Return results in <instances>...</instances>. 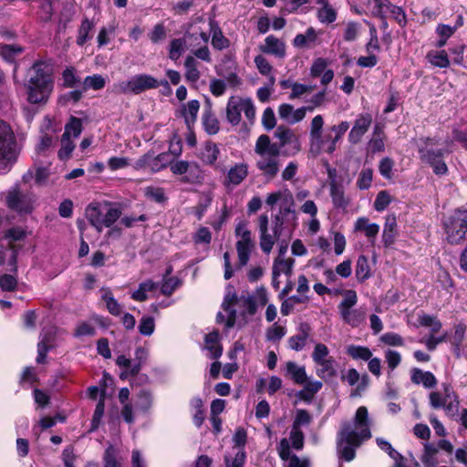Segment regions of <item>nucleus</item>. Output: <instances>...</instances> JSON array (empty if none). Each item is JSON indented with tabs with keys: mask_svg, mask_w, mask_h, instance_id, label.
<instances>
[{
	"mask_svg": "<svg viewBox=\"0 0 467 467\" xmlns=\"http://www.w3.org/2000/svg\"><path fill=\"white\" fill-rule=\"evenodd\" d=\"M371 421L368 409L360 406L352 420L341 423L337 437V451L338 457L346 462H351L356 456V450L371 438Z\"/></svg>",
	"mask_w": 467,
	"mask_h": 467,
	"instance_id": "nucleus-1",
	"label": "nucleus"
},
{
	"mask_svg": "<svg viewBox=\"0 0 467 467\" xmlns=\"http://www.w3.org/2000/svg\"><path fill=\"white\" fill-rule=\"evenodd\" d=\"M288 212V209H284L281 214H275L273 217L271 228H269L267 214H261L258 217L260 247L265 254H270L276 240H278L281 235L284 234L287 236V238L291 237L296 226V221H293L292 223L290 218L285 217Z\"/></svg>",
	"mask_w": 467,
	"mask_h": 467,
	"instance_id": "nucleus-2",
	"label": "nucleus"
},
{
	"mask_svg": "<svg viewBox=\"0 0 467 467\" xmlns=\"http://www.w3.org/2000/svg\"><path fill=\"white\" fill-rule=\"evenodd\" d=\"M51 69L44 61H36L28 71L27 100L32 104H45L53 91Z\"/></svg>",
	"mask_w": 467,
	"mask_h": 467,
	"instance_id": "nucleus-3",
	"label": "nucleus"
},
{
	"mask_svg": "<svg viewBox=\"0 0 467 467\" xmlns=\"http://www.w3.org/2000/svg\"><path fill=\"white\" fill-rule=\"evenodd\" d=\"M254 152L258 156L256 168L267 180H273L279 171L280 146L272 142L269 136L263 134L255 142Z\"/></svg>",
	"mask_w": 467,
	"mask_h": 467,
	"instance_id": "nucleus-4",
	"label": "nucleus"
},
{
	"mask_svg": "<svg viewBox=\"0 0 467 467\" xmlns=\"http://www.w3.org/2000/svg\"><path fill=\"white\" fill-rule=\"evenodd\" d=\"M324 119L321 115L315 116L309 127V146L310 152L315 156L321 152L333 153L337 149V143L339 141L336 139L330 127L323 132Z\"/></svg>",
	"mask_w": 467,
	"mask_h": 467,
	"instance_id": "nucleus-5",
	"label": "nucleus"
},
{
	"mask_svg": "<svg viewBox=\"0 0 467 467\" xmlns=\"http://www.w3.org/2000/svg\"><path fill=\"white\" fill-rule=\"evenodd\" d=\"M121 215L119 205L112 202L90 203L86 208V217L98 232L110 227Z\"/></svg>",
	"mask_w": 467,
	"mask_h": 467,
	"instance_id": "nucleus-6",
	"label": "nucleus"
},
{
	"mask_svg": "<svg viewBox=\"0 0 467 467\" xmlns=\"http://www.w3.org/2000/svg\"><path fill=\"white\" fill-rule=\"evenodd\" d=\"M343 299L337 308L341 319L351 327H358L366 319V311L359 307L354 308L358 303V295L354 290H345Z\"/></svg>",
	"mask_w": 467,
	"mask_h": 467,
	"instance_id": "nucleus-7",
	"label": "nucleus"
},
{
	"mask_svg": "<svg viewBox=\"0 0 467 467\" xmlns=\"http://www.w3.org/2000/svg\"><path fill=\"white\" fill-rule=\"evenodd\" d=\"M242 112L249 121L255 117V108L252 99L242 96H231L226 105V119L233 126H237L242 120Z\"/></svg>",
	"mask_w": 467,
	"mask_h": 467,
	"instance_id": "nucleus-8",
	"label": "nucleus"
},
{
	"mask_svg": "<svg viewBox=\"0 0 467 467\" xmlns=\"http://www.w3.org/2000/svg\"><path fill=\"white\" fill-rule=\"evenodd\" d=\"M16 157L14 131L7 122L0 119V173L5 171Z\"/></svg>",
	"mask_w": 467,
	"mask_h": 467,
	"instance_id": "nucleus-9",
	"label": "nucleus"
},
{
	"mask_svg": "<svg viewBox=\"0 0 467 467\" xmlns=\"http://www.w3.org/2000/svg\"><path fill=\"white\" fill-rule=\"evenodd\" d=\"M159 86H164L169 88L167 80L159 82L155 78L148 74H139L133 76L129 80H124L115 84L114 88L119 93H133L140 94L145 90L156 88Z\"/></svg>",
	"mask_w": 467,
	"mask_h": 467,
	"instance_id": "nucleus-10",
	"label": "nucleus"
},
{
	"mask_svg": "<svg viewBox=\"0 0 467 467\" xmlns=\"http://www.w3.org/2000/svg\"><path fill=\"white\" fill-rule=\"evenodd\" d=\"M442 392L431 391L429 394L430 405L433 409H443L446 415L454 416L459 410V397L449 383L441 385Z\"/></svg>",
	"mask_w": 467,
	"mask_h": 467,
	"instance_id": "nucleus-11",
	"label": "nucleus"
},
{
	"mask_svg": "<svg viewBox=\"0 0 467 467\" xmlns=\"http://www.w3.org/2000/svg\"><path fill=\"white\" fill-rule=\"evenodd\" d=\"M443 226L447 241L452 244H460L467 233V210L454 211L443 222Z\"/></svg>",
	"mask_w": 467,
	"mask_h": 467,
	"instance_id": "nucleus-12",
	"label": "nucleus"
},
{
	"mask_svg": "<svg viewBox=\"0 0 467 467\" xmlns=\"http://www.w3.org/2000/svg\"><path fill=\"white\" fill-rule=\"evenodd\" d=\"M235 235L238 238L236 250L238 254L239 266L247 265L252 250L254 246L251 238V231L248 229L247 222L241 221L235 227Z\"/></svg>",
	"mask_w": 467,
	"mask_h": 467,
	"instance_id": "nucleus-13",
	"label": "nucleus"
},
{
	"mask_svg": "<svg viewBox=\"0 0 467 467\" xmlns=\"http://www.w3.org/2000/svg\"><path fill=\"white\" fill-rule=\"evenodd\" d=\"M235 305L244 306L250 315H254L257 310L251 296L237 298L235 294L228 293L222 305L224 312L227 313L226 328H230L235 324L236 309L234 308Z\"/></svg>",
	"mask_w": 467,
	"mask_h": 467,
	"instance_id": "nucleus-14",
	"label": "nucleus"
},
{
	"mask_svg": "<svg viewBox=\"0 0 467 467\" xmlns=\"http://www.w3.org/2000/svg\"><path fill=\"white\" fill-rule=\"evenodd\" d=\"M171 163V155L169 152H162L155 155L153 152H148L138 159L134 164L137 170H149L151 172H158Z\"/></svg>",
	"mask_w": 467,
	"mask_h": 467,
	"instance_id": "nucleus-15",
	"label": "nucleus"
},
{
	"mask_svg": "<svg viewBox=\"0 0 467 467\" xmlns=\"http://www.w3.org/2000/svg\"><path fill=\"white\" fill-rule=\"evenodd\" d=\"M265 203L270 207H274L279 203L280 209L277 214H281L284 209H288L289 212L285 215V217L290 218L292 222L296 221V213L292 208L294 204V199L289 190L285 189L269 193L265 199Z\"/></svg>",
	"mask_w": 467,
	"mask_h": 467,
	"instance_id": "nucleus-16",
	"label": "nucleus"
},
{
	"mask_svg": "<svg viewBox=\"0 0 467 467\" xmlns=\"http://www.w3.org/2000/svg\"><path fill=\"white\" fill-rule=\"evenodd\" d=\"M171 171L174 175H184L185 182H195L202 180V171L196 162H190L183 160L173 161L171 158V163L169 164Z\"/></svg>",
	"mask_w": 467,
	"mask_h": 467,
	"instance_id": "nucleus-17",
	"label": "nucleus"
},
{
	"mask_svg": "<svg viewBox=\"0 0 467 467\" xmlns=\"http://www.w3.org/2000/svg\"><path fill=\"white\" fill-rule=\"evenodd\" d=\"M334 175L335 171H328L330 179L329 194L332 203L335 208L345 211L349 205L350 200L346 196L343 185L335 180Z\"/></svg>",
	"mask_w": 467,
	"mask_h": 467,
	"instance_id": "nucleus-18",
	"label": "nucleus"
},
{
	"mask_svg": "<svg viewBox=\"0 0 467 467\" xmlns=\"http://www.w3.org/2000/svg\"><path fill=\"white\" fill-rule=\"evenodd\" d=\"M277 451L280 458L286 462L285 467H310V462L307 458H299L291 452L287 439L284 438L280 441Z\"/></svg>",
	"mask_w": 467,
	"mask_h": 467,
	"instance_id": "nucleus-19",
	"label": "nucleus"
},
{
	"mask_svg": "<svg viewBox=\"0 0 467 467\" xmlns=\"http://www.w3.org/2000/svg\"><path fill=\"white\" fill-rule=\"evenodd\" d=\"M372 123V116L369 113H362L359 114L353 127L351 128L348 133V140L352 144H357L359 142L364 136V134L368 130L370 125Z\"/></svg>",
	"mask_w": 467,
	"mask_h": 467,
	"instance_id": "nucleus-20",
	"label": "nucleus"
},
{
	"mask_svg": "<svg viewBox=\"0 0 467 467\" xmlns=\"http://www.w3.org/2000/svg\"><path fill=\"white\" fill-rule=\"evenodd\" d=\"M198 39L197 34L187 32L181 38L173 39L170 46L169 57L177 60L183 52L194 46V41Z\"/></svg>",
	"mask_w": 467,
	"mask_h": 467,
	"instance_id": "nucleus-21",
	"label": "nucleus"
},
{
	"mask_svg": "<svg viewBox=\"0 0 467 467\" xmlns=\"http://www.w3.org/2000/svg\"><path fill=\"white\" fill-rule=\"evenodd\" d=\"M313 107H302L294 109L293 106L287 103L281 104L278 108V114L280 119L287 123L296 124L301 121L306 114V111H313Z\"/></svg>",
	"mask_w": 467,
	"mask_h": 467,
	"instance_id": "nucleus-22",
	"label": "nucleus"
},
{
	"mask_svg": "<svg viewBox=\"0 0 467 467\" xmlns=\"http://www.w3.org/2000/svg\"><path fill=\"white\" fill-rule=\"evenodd\" d=\"M34 199L29 194H24L18 191L9 192L7 196L8 206L19 213H29L32 210Z\"/></svg>",
	"mask_w": 467,
	"mask_h": 467,
	"instance_id": "nucleus-23",
	"label": "nucleus"
},
{
	"mask_svg": "<svg viewBox=\"0 0 467 467\" xmlns=\"http://www.w3.org/2000/svg\"><path fill=\"white\" fill-rule=\"evenodd\" d=\"M55 338V328H44L40 334L39 342L37 344L36 362L42 364L45 362L47 352L52 347Z\"/></svg>",
	"mask_w": 467,
	"mask_h": 467,
	"instance_id": "nucleus-24",
	"label": "nucleus"
},
{
	"mask_svg": "<svg viewBox=\"0 0 467 467\" xmlns=\"http://www.w3.org/2000/svg\"><path fill=\"white\" fill-rule=\"evenodd\" d=\"M410 380L416 385H422L426 389H432L437 385V379L433 373L413 368L410 370Z\"/></svg>",
	"mask_w": 467,
	"mask_h": 467,
	"instance_id": "nucleus-25",
	"label": "nucleus"
},
{
	"mask_svg": "<svg viewBox=\"0 0 467 467\" xmlns=\"http://www.w3.org/2000/svg\"><path fill=\"white\" fill-rule=\"evenodd\" d=\"M199 109L200 102L197 99H192L182 105L180 113L184 119V122L189 130H191L196 122Z\"/></svg>",
	"mask_w": 467,
	"mask_h": 467,
	"instance_id": "nucleus-26",
	"label": "nucleus"
},
{
	"mask_svg": "<svg viewBox=\"0 0 467 467\" xmlns=\"http://www.w3.org/2000/svg\"><path fill=\"white\" fill-rule=\"evenodd\" d=\"M315 371L317 376L324 380L333 379L337 375L336 360L331 357L315 363Z\"/></svg>",
	"mask_w": 467,
	"mask_h": 467,
	"instance_id": "nucleus-27",
	"label": "nucleus"
},
{
	"mask_svg": "<svg viewBox=\"0 0 467 467\" xmlns=\"http://www.w3.org/2000/svg\"><path fill=\"white\" fill-rule=\"evenodd\" d=\"M153 405V395L149 389H140L134 397V406L137 411L148 413Z\"/></svg>",
	"mask_w": 467,
	"mask_h": 467,
	"instance_id": "nucleus-28",
	"label": "nucleus"
},
{
	"mask_svg": "<svg viewBox=\"0 0 467 467\" xmlns=\"http://www.w3.org/2000/svg\"><path fill=\"white\" fill-rule=\"evenodd\" d=\"M17 249L14 244L0 245V265H8L16 273Z\"/></svg>",
	"mask_w": 467,
	"mask_h": 467,
	"instance_id": "nucleus-29",
	"label": "nucleus"
},
{
	"mask_svg": "<svg viewBox=\"0 0 467 467\" xmlns=\"http://www.w3.org/2000/svg\"><path fill=\"white\" fill-rule=\"evenodd\" d=\"M355 231L363 232L366 237L373 242L379 232V225L369 223L366 217H359L355 223Z\"/></svg>",
	"mask_w": 467,
	"mask_h": 467,
	"instance_id": "nucleus-30",
	"label": "nucleus"
},
{
	"mask_svg": "<svg viewBox=\"0 0 467 467\" xmlns=\"http://www.w3.org/2000/svg\"><path fill=\"white\" fill-rule=\"evenodd\" d=\"M261 50L277 57H284L285 55V44L273 36H269L265 38V45L261 47Z\"/></svg>",
	"mask_w": 467,
	"mask_h": 467,
	"instance_id": "nucleus-31",
	"label": "nucleus"
},
{
	"mask_svg": "<svg viewBox=\"0 0 467 467\" xmlns=\"http://www.w3.org/2000/svg\"><path fill=\"white\" fill-rule=\"evenodd\" d=\"M275 137L279 140L277 146H280V150L285 145L292 144L296 150H299L300 144L298 138L293 130L285 127H278L275 130Z\"/></svg>",
	"mask_w": 467,
	"mask_h": 467,
	"instance_id": "nucleus-32",
	"label": "nucleus"
},
{
	"mask_svg": "<svg viewBox=\"0 0 467 467\" xmlns=\"http://www.w3.org/2000/svg\"><path fill=\"white\" fill-rule=\"evenodd\" d=\"M248 175L246 163H236L231 167L227 174V183L234 186L239 185Z\"/></svg>",
	"mask_w": 467,
	"mask_h": 467,
	"instance_id": "nucleus-33",
	"label": "nucleus"
},
{
	"mask_svg": "<svg viewBox=\"0 0 467 467\" xmlns=\"http://www.w3.org/2000/svg\"><path fill=\"white\" fill-rule=\"evenodd\" d=\"M205 348L209 351V357L216 359L222 356L223 348L219 343V333L211 332L205 336Z\"/></svg>",
	"mask_w": 467,
	"mask_h": 467,
	"instance_id": "nucleus-34",
	"label": "nucleus"
},
{
	"mask_svg": "<svg viewBox=\"0 0 467 467\" xmlns=\"http://www.w3.org/2000/svg\"><path fill=\"white\" fill-rule=\"evenodd\" d=\"M295 260L291 257L276 256L273 263L272 271L275 275H285L290 276L292 275Z\"/></svg>",
	"mask_w": 467,
	"mask_h": 467,
	"instance_id": "nucleus-35",
	"label": "nucleus"
},
{
	"mask_svg": "<svg viewBox=\"0 0 467 467\" xmlns=\"http://www.w3.org/2000/svg\"><path fill=\"white\" fill-rule=\"evenodd\" d=\"M104 467H123V457L119 449L109 445L103 455Z\"/></svg>",
	"mask_w": 467,
	"mask_h": 467,
	"instance_id": "nucleus-36",
	"label": "nucleus"
},
{
	"mask_svg": "<svg viewBox=\"0 0 467 467\" xmlns=\"http://www.w3.org/2000/svg\"><path fill=\"white\" fill-rule=\"evenodd\" d=\"M220 153L219 148L213 142H207L201 149L199 153V159L207 165H213L218 159Z\"/></svg>",
	"mask_w": 467,
	"mask_h": 467,
	"instance_id": "nucleus-37",
	"label": "nucleus"
},
{
	"mask_svg": "<svg viewBox=\"0 0 467 467\" xmlns=\"http://www.w3.org/2000/svg\"><path fill=\"white\" fill-rule=\"evenodd\" d=\"M199 63L192 56H188L184 61L185 78L188 82L196 83L201 77Z\"/></svg>",
	"mask_w": 467,
	"mask_h": 467,
	"instance_id": "nucleus-38",
	"label": "nucleus"
},
{
	"mask_svg": "<svg viewBox=\"0 0 467 467\" xmlns=\"http://www.w3.org/2000/svg\"><path fill=\"white\" fill-rule=\"evenodd\" d=\"M202 122L204 130L208 134L214 135L218 133L220 130L219 121L216 116L212 112V109L210 106L204 109L202 118Z\"/></svg>",
	"mask_w": 467,
	"mask_h": 467,
	"instance_id": "nucleus-39",
	"label": "nucleus"
},
{
	"mask_svg": "<svg viewBox=\"0 0 467 467\" xmlns=\"http://www.w3.org/2000/svg\"><path fill=\"white\" fill-rule=\"evenodd\" d=\"M426 58L433 67L440 68H447L451 64L445 50H431L427 53Z\"/></svg>",
	"mask_w": 467,
	"mask_h": 467,
	"instance_id": "nucleus-40",
	"label": "nucleus"
},
{
	"mask_svg": "<svg viewBox=\"0 0 467 467\" xmlns=\"http://www.w3.org/2000/svg\"><path fill=\"white\" fill-rule=\"evenodd\" d=\"M432 141H433V140L427 139L425 141L426 146L425 147L420 146V150H419L420 154V159L423 161L429 163L430 165H432V163L435 161H438L439 159L442 158V155H443V151L441 150H433L431 149H429V146L433 145Z\"/></svg>",
	"mask_w": 467,
	"mask_h": 467,
	"instance_id": "nucleus-41",
	"label": "nucleus"
},
{
	"mask_svg": "<svg viewBox=\"0 0 467 467\" xmlns=\"http://www.w3.org/2000/svg\"><path fill=\"white\" fill-rule=\"evenodd\" d=\"M323 384L319 380H306L304 388L298 392V397L306 401L313 400L314 396L321 389Z\"/></svg>",
	"mask_w": 467,
	"mask_h": 467,
	"instance_id": "nucleus-42",
	"label": "nucleus"
},
{
	"mask_svg": "<svg viewBox=\"0 0 467 467\" xmlns=\"http://www.w3.org/2000/svg\"><path fill=\"white\" fill-rule=\"evenodd\" d=\"M286 371L287 374L291 376L295 383L298 385L306 383L307 376L305 367L298 366L296 363L293 361H288L286 363Z\"/></svg>",
	"mask_w": 467,
	"mask_h": 467,
	"instance_id": "nucleus-43",
	"label": "nucleus"
},
{
	"mask_svg": "<svg viewBox=\"0 0 467 467\" xmlns=\"http://www.w3.org/2000/svg\"><path fill=\"white\" fill-rule=\"evenodd\" d=\"M397 220L394 215H389L386 218L383 229V242L385 245H390L394 243L396 236Z\"/></svg>",
	"mask_w": 467,
	"mask_h": 467,
	"instance_id": "nucleus-44",
	"label": "nucleus"
},
{
	"mask_svg": "<svg viewBox=\"0 0 467 467\" xmlns=\"http://www.w3.org/2000/svg\"><path fill=\"white\" fill-rule=\"evenodd\" d=\"M254 64L260 74L268 77L269 86L273 87L275 82V78L272 75L273 67L268 60L262 55L254 57Z\"/></svg>",
	"mask_w": 467,
	"mask_h": 467,
	"instance_id": "nucleus-45",
	"label": "nucleus"
},
{
	"mask_svg": "<svg viewBox=\"0 0 467 467\" xmlns=\"http://www.w3.org/2000/svg\"><path fill=\"white\" fill-rule=\"evenodd\" d=\"M23 50L24 48L16 44L2 45L0 47V56L4 60L13 63L22 54Z\"/></svg>",
	"mask_w": 467,
	"mask_h": 467,
	"instance_id": "nucleus-46",
	"label": "nucleus"
},
{
	"mask_svg": "<svg viewBox=\"0 0 467 467\" xmlns=\"http://www.w3.org/2000/svg\"><path fill=\"white\" fill-rule=\"evenodd\" d=\"M171 273V269L169 268L161 285V292L164 296H171L181 285V280L179 278L175 276L167 277Z\"/></svg>",
	"mask_w": 467,
	"mask_h": 467,
	"instance_id": "nucleus-47",
	"label": "nucleus"
},
{
	"mask_svg": "<svg viewBox=\"0 0 467 467\" xmlns=\"http://www.w3.org/2000/svg\"><path fill=\"white\" fill-rule=\"evenodd\" d=\"M389 19L394 20L400 27H404L407 24V17L404 10L400 6L395 5H387V13Z\"/></svg>",
	"mask_w": 467,
	"mask_h": 467,
	"instance_id": "nucleus-48",
	"label": "nucleus"
},
{
	"mask_svg": "<svg viewBox=\"0 0 467 467\" xmlns=\"http://www.w3.org/2000/svg\"><path fill=\"white\" fill-rule=\"evenodd\" d=\"M156 287L157 284L151 280L142 282L138 289L132 293L131 298L139 302L145 301L147 299V293L153 291Z\"/></svg>",
	"mask_w": 467,
	"mask_h": 467,
	"instance_id": "nucleus-49",
	"label": "nucleus"
},
{
	"mask_svg": "<svg viewBox=\"0 0 467 467\" xmlns=\"http://www.w3.org/2000/svg\"><path fill=\"white\" fill-rule=\"evenodd\" d=\"M347 353L353 359L368 360L372 357V352L367 347L350 345L347 348Z\"/></svg>",
	"mask_w": 467,
	"mask_h": 467,
	"instance_id": "nucleus-50",
	"label": "nucleus"
},
{
	"mask_svg": "<svg viewBox=\"0 0 467 467\" xmlns=\"http://www.w3.org/2000/svg\"><path fill=\"white\" fill-rule=\"evenodd\" d=\"M317 18L323 24H331L337 19V12L330 5H325L318 8Z\"/></svg>",
	"mask_w": 467,
	"mask_h": 467,
	"instance_id": "nucleus-51",
	"label": "nucleus"
},
{
	"mask_svg": "<svg viewBox=\"0 0 467 467\" xmlns=\"http://www.w3.org/2000/svg\"><path fill=\"white\" fill-rule=\"evenodd\" d=\"M148 355H149V352L146 348H141V347L136 348L135 359H134L133 365H132V367H130V373L132 376H135L140 372L141 366L146 362V360L148 358Z\"/></svg>",
	"mask_w": 467,
	"mask_h": 467,
	"instance_id": "nucleus-52",
	"label": "nucleus"
},
{
	"mask_svg": "<svg viewBox=\"0 0 467 467\" xmlns=\"http://www.w3.org/2000/svg\"><path fill=\"white\" fill-rule=\"evenodd\" d=\"M356 276L360 282L365 281L370 276V268L368 259L365 255H360L358 258L356 265Z\"/></svg>",
	"mask_w": 467,
	"mask_h": 467,
	"instance_id": "nucleus-53",
	"label": "nucleus"
},
{
	"mask_svg": "<svg viewBox=\"0 0 467 467\" xmlns=\"http://www.w3.org/2000/svg\"><path fill=\"white\" fill-rule=\"evenodd\" d=\"M317 35L316 31H306V34H299L294 39V44L297 47H310L316 40Z\"/></svg>",
	"mask_w": 467,
	"mask_h": 467,
	"instance_id": "nucleus-54",
	"label": "nucleus"
},
{
	"mask_svg": "<svg viewBox=\"0 0 467 467\" xmlns=\"http://www.w3.org/2000/svg\"><path fill=\"white\" fill-rule=\"evenodd\" d=\"M82 131V122L79 119L72 117L69 122L65 126V131L62 136L67 138H78Z\"/></svg>",
	"mask_w": 467,
	"mask_h": 467,
	"instance_id": "nucleus-55",
	"label": "nucleus"
},
{
	"mask_svg": "<svg viewBox=\"0 0 467 467\" xmlns=\"http://www.w3.org/2000/svg\"><path fill=\"white\" fill-rule=\"evenodd\" d=\"M308 0H289L283 7V13H304L308 9Z\"/></svg>",
	"mask_w": 467,
	"mask_h": 467,
	"instance_id": "nucleus-56",
	"label": "nucleus"
},
{
	"mask_svg": "<svg viewBox=\"0 0 467 467\" xmlns=\"http://www.w3.org/2000/svg\"><path fill=\"white\" fill-rule=\"evenodd\" d=\"M106 81L101 75L95 74L88 76L83 82V90L92 88L94 90L102 89L105 87Z\"/></svg>",
	"mask_w": 467,
	"mask_h": 467,
	"instance_id": "nucleus-57",
	"label": "nucleus"
},
{
	"mask_svg": "<svg viewBox=\"0 0 467 467\" xmlns=\"http://www.w3.org/2000/svg\"><path fill=\"white\" fill-rule=\"evenodd\" d=\"M102 299L106 303V306L110 314L119 316L121 313V306L114 298L110 291H105V293L102 295Z\"/></svg>",
	"mask_w": 467,
	"mask_h": 467,
	"instance_id": "nucleus-58",
	"label": "nucleus"
},
{
	"mask_svg": "<svg viewBox=\"0 0 467 467\" xmlns=\"http://www.w3.org/2000/svg\"><path fill=\"white\" fill-rule=\"evenodd\" d=\"M419 323L422 327H429L432 333L438 332L441 328V323L437 317L427 314L419 317Z\"/></svg>",
	"mask_w": 467,
	"mask_h": 467,
	"instance_id": "nucleus-59",
	"label": "nucleus"
},
{
	"mask_svg": "<svg viewBox=\"0 0 467 467\" xmlns=\"http://www.w3.org/2000/svg\"><path fill=\"white\" fill-rule=\"evenodd\" d=\"M374 5L371 12L375 17L383 22V14L387 13V5H391L389 0H369L368 5Z\"/></svg>",
	"mask_w": 467,
	"mask_h": 467,
	"instance_id": "nucleus-60",
	"label": "nucleus"
},
{
	"mask_svg": "<svg viewBox=\"0 0 467 467\" xmlns=\"http://www.w3.org/2000/svg\"><path fill=\"white\" fill-rule=\"evenodd\" d=\"M373 178V171L370 168H364L357 181V186L360 190H367L370 187Z\"/></svg>",
	"mask_w": 467,
	"mask_h": 467,
	"instance_id": "nucleus-61",
	"label": "nucleus"
},
{
	"mask_svg": "<svg viewBox=\"0 0 467 467\" xmlns=\"http://www.w3.org/2000/svg\"><path fill=\"white\" fill-rule=\"evenodd\" d=\"M75 149V144L70 138L62 136L61 148L58 150V157L60 160H67Z\"/></svg>",
	"mask_w": 467,
	"mask_h": 467,
	"instance_id": "nucleus-62",
	"label": "nucleus"
},
{
	"mask_svg": "<svg viewBox=\"0 0 467 467\" xmlns=\"http://www.w3.org/2000/svg\"><path fill=\"white\" fill-rule=\"evenodd\" d=\"M17 286V278L15 275L4 274L0 275V287L3 291L11 292Z\"/></svg>",
	"mask_w": 467,
	"mask_h": 467,
	"instance_id": "nucleus-63",
	"label": "nucleus"
},
{
	"mask_svg": "<svg viewBox=\"0 0 467 467\" xmlns=\"http://www.w3.org/2000/svg\"><path fill=\"white\" fill-rule=\"evenodd\" d=\"M244 461L245 452L243 449H238L237 451L234 452V458L228 455L225 456L226 467H244Z\"/></svg>",
	"mask_w": 467,
	"mask_h": 467,
	"instance_id": "nucleus-64",
	"label": "nucleus"
}]
</instances>
